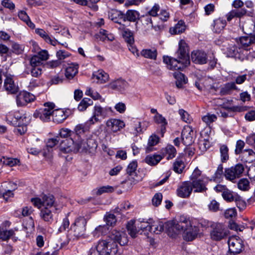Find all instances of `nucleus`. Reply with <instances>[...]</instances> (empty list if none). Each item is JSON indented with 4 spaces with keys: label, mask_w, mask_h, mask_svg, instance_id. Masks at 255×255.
Returning <instances> with one entry per match:
<instances>
[{
    "label": "nucleus",
    "mask_w": 255,
    "mask_h": 255,
    "mask_svg": "<svg viewBox=\"0 0 255 255\" xmlns=\"http://www.w3.org/2000/svg\"><path fill=\"white\" fill-rule=\"evenodd\" d=\"M110 239L102 240L90 249L88 255H120L117 243L125 246L128 243L126 233L114 230L109 235Z\"/></svg>",
    "instance_id": "nucleus-1"
},
{
    "label": "nucleus",
    "mask_w": 255,
    "mask_h": 255,
    "mask_svg": "<svg viewBox=\"0 0 255 255\" xmlns=\"http://www.w3.org/2000/svg\"><path fill=\"white\" fill-rule=\"evenodd\" d=\"M176 54L178 59L168 56H164L163 62L170 70H182L190 63L188 47L184 40H180L179 42V48Z\"/></svg>",
    "instance_id": "nucleus-2"
},
{
    "label": "nucleus",
    "mask_w": 255,
    "mask_h": 255,
    "mask_svg": "<svg viewBox=\"0 0 255 255\" xmlns=\"http://www.w3.org/2000/svg\"><path fill=\"white\" fill-rule=\"evenodd\" d=\"M87 220L84 217L77 218L68 231L67 237L70 240H78L85 237Z\"/></svg>",
    "instance_id": "nucleus-3"
},
{
    "label": "nucleus",
    "mask_w": 255,
    "mask_h": 255,
    "mask_svg": "<svg viewBox=\"0 0 255 255\" xmlns=\"http://www.w3.org/2000/svg\"><path fill=\"white\" fill-rule=\"evenodd\" d=\"M92 124L89 122V120L84 123L77 125L74 128V132L72 133L71 137L68 139L69 143H95V141H93L90 139L83 138L82 135L88 131L90 128V126Z\"/></svg>",
    "instance_id": "nucleus-4"
},
{
    "label": "nucleus",
    "mask_w": 255,
    "mask_h": 255,
    "mask_svg": "<svg viewBox=\"0 0 255 255\" xmlns=\"http://www.w3.org/2000/svg\"><path fill=\"white\" fill-rule=\"evenodd\" d=\"M190 225H191L190 221L182 216L180 217L177 222L174 221L166 222L165 227L168 235L172 238H175L176 235L183 231V229L190 227Z\"/></svg>",
    "instance_id": "nucleus-5"
},
{
    "label": "nucleus",
    "mask_w": 255,
    "mask_h": 255,
    "mask_svg": "<svg viewBox=\"0 0 255 255\" xmlns=\"http://www.w3.org/2000/svg\"><path fill=\"white\" fill-rule=\"evenodd\" d=\"M33 205L38 209L47 208L58 210V205L55 202L54 197L52 195H44L42 199L39 198L31 199Z\"/></svg>",
    "instance_id": "nucleus-6"
},
{
    "label": "nucleus",
    "mask_w": 255,
    "mask_h": 255,
    "mask_svg": "<svg viewBox=\"0 0 255 255\" xmlns=\"http://www.w3.org/2000/svg\"><path fill=\"white\" fill-rule=\"evenodd\" d=\"M112 112L113 110L111 107H102L99 104H96L93 111V116L89 120V122L92 124H94L100 121V118L105 119Z\"/></svg>",
    "instance_id": "nucleus-7"
},
{
    "label": "nucleus",
    "mask_w": 255,
    "mask_h": 255,
    "mask_svg": "<svg viewBox=\"0 0 255 255\" xmlns=\"http://www.w3.org/2000/svg\"><path fill=\"white\" fill-rule=\"evenodd\" d=\"M55 106L53 103L47 102L44 104L43 108L36 110L33 116L35 118H38L43 122H49L50 121L52 115V110Z\"/></svg>",
    "instance_id": "nucleus-8"
},
{
    "label": "nucleus",
    "mask_w": 255,
    "mask_h": 255,
    "mask_svg": "<svg viewBox=\"0 0 255 255\" xmlns=\"http://www.w3.org/2000/svg\"><path fill=\"white\" fill-rule=\"evenodd\" d=\"M212 226V230L210 231V237L212 240L218 241L228 236V230L223 224L216 223Z\"/></svg>",
    "instance_id": "nucleus-9"
},
{
    "label": "nucleus",
    "mask_w": 255,
    "mask_h": 255,
    "mask_svg": "<svg viewBox=\"0 0 255 255\" xmlns=\"http://www.w3.org/2000/svg\"><path fill=\"white\" fill-rule=\"evenodd\" d=\"M89 144H60L59 150L61 153H67L70 152H92Z\"/></svg>",
    "instance_id": "nucleus-10"
},
{
    "label": "nucleus",
    "mask_w": 255,
    "mask_h": 255,
    "mask_svg": "<svg viewBox=\"0 0 255 255\" xmlns=\"http://www.w3.org/2000/svg\"><path fill=\"white\" fill-rule=\"evenodd\" d=\"M245 170L244 165L238 163L234 166L225 170V176L227 179L233 181L235 179L240 178Z\"/></svg>",
    "instance_id": "nucleus-11"
},
{
    "label": "nucleus",
    "mask_w": 255,
    "mask_h": 255,
    "mask_svg": "<svg viewBox=\"0 0 255 255\" xmlns=\"http://www.w3.org/2000/svg\"><path fill=\"white\" fill-rule=\"evenodd\" d=\"M72 133H73V131L67 128L62 129L60 130L59 135L49 138L47 142L49 143H72V142L69 143V141L68 140L71 137Z\"/></svg>",
    "instance_id": "nucleus-12"
},
{
    "label": "nucleus",
    "mask_w": 255,
    "mask_h": 255,
    "mask_svg": "<svg viewBox=\"0 0 255 255\" xmlns=\"http://www.w3.org/2000/svg\"><path fill=\"white\" fill-rule=\"evenodd\" d=\"M228 245L230 252L233 255L240 253L244 247L243 241L238 237L230 238Z\"/></svg>",
    "instance_id": "nucleus-13"
},
{
    "label": "nucleus",
    "mask_w": 255,
    "mask_h": 255,
    "mask_svg": "<svg viewBox=\"0 0 255 255\" xmlns=\"http://www.w3.org/2000/svg\"><path fill=\"white\" fill-rule=\"evenodd\" d=\"M34 100V95L29 92L23 91L16 96V104L18 106H24Z\"/></svg>",
    "instance_id": "nucleus-14"
},
{
    "label": "nucleus",
    "mask_w": 255,
    "mask_h": 255,
    "mask_svg": "<svg viewBox=\"0 0 255 255\" xmlns=\"http://www.w3.org/2000/svg\"><path fill=\"white\" fill-rule=\"evenodd\" d=\"M192 190L191 181H185L178 186L177 189V195L181 198H188L190 196Z\"/></svg>",
    "instance_id": "nucleus-15"
},
{
    "label": "nucleus",
    "mask_w": 255,
    "mask_h": 255,
    "mask_svg": "<svg viewBox=\"0 0 255 255\" xmlns=\"http://www.w3.org/2000/svg\"><path fill=\"white\" fill-rule=\"evenodd\" d=\"M183 238L186 241H192L194 240L198 234V230L195 226L190 225V227H187L183 229Z\"/></svg>",
    "instance_id": "nucleus-16"
},
{
    "label": "nucleus",
    "mask_w": 255,
    "mask_h": 255,
    "mask_svg": "<svg viewBox=\"0 0 255 255\" xmlns=\"http://www.w3.org/2000/svg\"><path fill=\"white\" fill-rule=\"evenodd\" d=\"M56 212L54 209L41 208L39 215L41 219L50 224L54 221L53 213H55Z\"/></svg>",
    "instance_id": "nucleus-17"
},
{
    "label": "nucleus",
    "mask_w": 255,
    "mask_h": 255,
    "mask_svg": "<svg viewBox=\"0 0 255 255\" xmlns=\"http://www.w3.org/2000/svg\"><path fill=\"white\" fill-rule=\"evenodd\" d=\"M106 125L109 129L113 132H117L124 128L125 124L122 120L111 119L107 121Z\"/></svg>",
    "instance_id": "nucleus-18"
},
{
    "label": "nucleus",
    "mask_w": 255,
    "mask_h": 255,
    "mask_svg": "<svg viewBox=\"0 0 255 255\" xmlns=\"http://www.w3.org/2000/svg\"><path fill=\"white\" fill-rule=\"evenodd\" d=\"M191 59L195 63L204 64L207 62V54L201 50H194L191 53Z\"/></svg>",
    "instance_id": "nucleus-19"
},
{
    "label": "nucleus",
    "mask_w": 255,
    "mask_h": 255,
    "mask_svg": "<svg viewBox=\"0 0 255 255\" xmlns=\"http://www.w3.org/2000/svg\"><path fill=\"white\" fill-rule=\"evenodd\" d=\"M68 113L63 109H58L52 110V119L54 123H62L68 117Z\"/></svg>",
    "instance_id": "nucleus-20"
},
{
    "label": "nucleus",
    "mask_w": 255,
    "mask_h": 255,
    "mask_svg": "<svg viewBox=\"0 0 255 255\" xmlns=\"http://www.w3.org/2000/svg\"><path fill=\"white\" fill-rule=\"evenodd\" d=\"M148 126V124L145 121L141 122L137 120L134 121L132 123L131 130L133 134L137 135L138 134L142 133L145 130Z\"/></svg>",
    "instance_id": "nucleus-21"
},
{
    "label": "nucleus",
    "mask_w": 255,
    "mask_h": 255,
    "mask_svg": "<svg viewBox=\"0 0 255 255\" xmlns=\"http://www.w3.org/2000/svg\"><path fill=\"white\" fill-rule=\"evenodd\" d=\"M4 87L6 91L11 94H14L18 91V86L14 83L11 75H5Z\"/></svg>",
    "instance_id": "nucleus-22"
},
{
    "label": "nucleus",
    "mask_w": 255,
    "mask_h": 255,
    "mask_svg": "<svg viewBox=\"0 0 255 255\" xmlns=\"http://www.w3.org/2000/svg\"><path fill=\"white\" fill-rule=\"evenodd\" d=\"M153 120L156 124L160 125L159 133L163 137L168 125L166 119L161 114H157V115H154Z\"/></svg>",
    "instance_id": "nucleus-23"
},
{
    "label": "nucleus",
    "mask_w": 255,
    "mask_h": 255,
    "mask_svg": "<svg viewBox=\"0 0 255 255\" xmlns=\"http://www.w3.org/2000/svg\"><path fill=\"white\" fill-rule=\"evenodd\" d=\"M29 115L24 111H15L14 115L15 123L16 125L26 124L29 122Z\"/></svg>",
    "instance_id": "nucleus-24"
},
{
    "label": "nucleus",
    "mask_w": 255,
    "mask_h": 255,
    "mask_svg": "<svg viewBox=\"0 0 255 255\" xmlns=\"http://www.w3.org/2000/svg\"><path fill=\"white\" fill-rule=\"evenodd\" d=\"M36 33L42 37L45 42L50 44L53 46H56L57 44L60 43L55 38L49 36L43 29H36L35 30Z\"/></svg>",
    "instance_id": "nucleus-25"
},
{
    "label": "nucleus",
    "mask_w": 255,
    "mask_h": 255,
    "mask_svg": "<svg viewBox=\"0 0 255 255\" xmlns=\"http://www.w3.org/2000/svg\"><path fill=\"white\" fill-rule=\"evenodd\" d=\"M192 180V189H194L195 192H203L207 189L206 187V183L203 179H194Z\"/></svg>",
    "instance_id": "nucleus-26"
},
{
    "label": "nucleus",
    "mask_w": 255,
    "mask_h": 255,
    "mask_svg": "<svg viewBox=\"0 0 255 255\" xmlns=\"http://www.w3.org/2000/svg\"><path fill=\"white\" fill-rule=\"evenodd\" d=\"M109 78V75L102 70H99L93 74V79L98 83H105L108 81Z\"/></svg>",
    "instance_id": "nucleus-27"
},
{
    "label": "nucleus",
    "mask_w": 255,
    "mask_h": 255,
    "mask_svg": "<svg viewBox=\"0 0 255 255\" xmlns=\"http://www.w3.org/2000/svg\"><path fill=\"white\" fill-rule=\"evenodd\" d=\"M108 16L114 22L117 23H121V20L124 21V13L120 10L113 9L109 11Z\"/></svg>",
    "instance_id": "nucleus-28"
},
{
    "label": "nucleus",
    "mask_w": 255,
    "mask_h": 255,
    "mask_svg": "<svg viewBox=\"0 0 255 255\" xmlns=\"http://www.w3.org/2000/svg\"><path fill=\"white\" fill-rule=\"evenodd\" d=\"M161 156H167V159L169 160L174 158L176 154V150L175 148L171 144H168L164 148H163L161 151Z\"/></svg>",
    "instance_id": "nucleus-29"
},
{
    "label": "nucleus",
    "mask_w": 255,
    "mask_h": 255,
    "mask_svg": "<svg viewBox=\"0 0 255 255\" xmlns=\"http://www.w3.org/2000/svg\"><path fill=\"white\" fill-rule=\"evenodd\" d=\"M139 17L138 11L133 9H128L126 13H124V21L135 22L139 19Z\"/></svg>",
    "instance_id": "nucleus-30"
},
{
    "label": "nucleus",
    "mask_w": 255,
    "mask_h": 255,
    "mask_svg": "<svg viewBox=\"0 0 255 255\" xmlns=\"http://www.w3.org/2000/svg\"><path fill=\"white\" fill-rule=\"evenodd\" d=\"M226 25L225 19L221 18L214 20L212 24V30L215 33H220Z\"/></svg>",
    "instance_id": "nucleus-31"
},
{
    "label": "nucleus",
    "mask_w": 255,
    "mask_h": 255,
    "mask_svg": "<svg viewBox=\"0 0 255 255\" xmlns=\"http://www.w3.org/2000/svg\"><path fill=\"white\" fill-rule=\"evenodd\" d=\"M151 221V220H149V221H145L144 219L141 220H139L136 222V225L139 231L144 232V234H148L149 231L152 229Z\"/></svg>",
    "instance_id": "nucleus-32"
},
{
    "label": "nucleus",
    "mask_w": 255,
    "mask_h": 255,
    "mask_svg": "<svg viewBox=\"0 0 255 255\" xmlns=\"http://www.w3.org/2000/svg\"><path fill=\"white\" fill-rule=\"evenodd\" d=\"M247 13V10L245 8H235L232 10L227 14L228 21H231L234 17L240 18Z\"/></svg>",
    "instance_id": "nucleus-33"
},
{
    "label": "nucleus",
    "mask_w": 255,
    "mask_h": 255,
    "mask_svg": "<svg viewBox=\"0 0 255 255\" xmlns=\"http://www.w3.org/2000/svg\"><path fill=\"white\" fill-rule=\"evenodd\" d=\"M78 65L76 64H70L66 68L65 70V76L68 79H72L78 72Z\"/></svg>",
    "instance_id": "nucleus-34"
},
{
    "label": "nucleus",
    "mask_w": 255,
    "mask_h": 255,
    "mask_svg": "<svg viewBox=\"0 0 255 255\" xmlns=\"http://www.w3.org/2000/svg\"><path fill=\"white\" fill-rule=\"evenodd\" d=\"M191 132H192L190 127L184 128L182 131L181 137L183 143H192L194 141L193 140V137L191 135Z\"/></svg>",
    "instance_id": "nucleus-35"
},
{
    "label": "nucleus",
    "mask_w": 255,
    "mask_h": 255,
    "mask_svg": "<svg viewBox=\"0 0 255 255\" xmlns=\"http://www.w3.org/2000/svg\"><path fill=\"white\" fill-rule=\"evenodd\" d=\"M140 55L145 58L156 60L157 55V51L156 49L154 48L151 49H143L141 51Z\"/></svg>",
    "instance_id": "nucleus-36"
},
{
    "label": "nucleus",
    "mask_w": 255,
    "mask_h": 255,
    "mask_svg": "<svg viewBox=\"0 0 255 255\" xmlns=\"http://www.w3.org/2000/svg\"><path fill=\"white\" fill-rule=\"evenodd\" d=\"M239 42L243 47H247L255 43V34L242 36L240 38Z\"/></svg>",
    "instance_id": "nucleus-37"
},
{
    "label": "nucleus",
    "mask_w": 255,
    "mask_h": 255,
    "mask_svg": "<svg viewBox=\"0 0 255 255\" xmlns=\"http://www.w3.org/2000/svg\"><path fill=\"white\" fill-rule=\"evenodd\" d=\"M128 83L127 81L123 79H118L115 81L111 82L109 87L114 90H122L125 89L128 87Z\"/></svg>",
    "instance_id": "nucleus-38"
},
{
    "label": "nucleus",
    "mask_w": 255,
    "mask_h": 255,
    "mask_svg": "<svg viewBox=\"0 0 255 255\" xmlns=\"http://www.w3.org/2000/svg\"><path fill=\"white\" fill-rule=\"evenodd\" d=\"M242 160L250 163L255 159V152L250 149H245L241 156Z\"/></svg>",
    "instance_id": "nucleus-39"
},
{
    "label": "nucleus",
    "mask_w": 255,
    "mask_h": 255,
    "mask_svg": "<svg viewBox=\"0 0 255 255\" xmlns=\"http://www.w3.org/2000/svg\"><path fill=\"white\" fill-rule=\"evenodd\" d=\"M163 158V156L159 154L148 155L145 158V162L149 165H156Z\"/></svg>",
    "instance_id": "nucleus-40"
},
{
    "label": "nucleus",
    "mask_w": 255,
    "mask_h": 255,
    "mask_svg": "<svg viewBox=\"0 0 255 255\" xmlns=\"http://www.w3.org/2000/svg\"><path fill=\"white\" fill-rule=\"evenodd\" d=\"M127 228L128 234L132 238H135L136 234L139 232V229L137 228L136 223L132 220L128 222Z\"/></svg>",
    "instance_id": "nucleus-41"
},
{
    "label": "nucleus",
    "mask_w": 255,
    "mask_h": 255,
    "mask_svg": "<svg viewBox=\"0 0 255 255\" xmlns=\"http://www.w3.org/2000/svg\"><path fill=\"white\" fill-rule=\"evenodd\" d=\"M237 89V87L234 82L227 83L225 84L220 90L222 95L230 94L233 90Z\"/></svg>",
    "instance_id": "nucleus-42"
},
{
    "label": "nucleus",
    "mask_w": 255,
    "mask_h": 255,
    "mask_svg": "<svg viewBox=\"0 0 255 255\" xmlns=\"http://www.w3.org/2000/svg\"><path fill=\"white\" fill-rule=\"evenodd\" d=\"M165 224L166 223L163 224V223L161 222L154 223L153 224L151 223V226H152V229H151V230L149 231V232L158 234L162 232L164 229L167 232V230L165 227Z\"/></svg>",
    "instance_id": "nucleus-43"
},
{
    "label": "nucleus",
    "mask_w": 255,
    "mask_h": 255,
    "mask_svg": "<svg viewBox=\"0 0 255 255\" xmlns=\"http://www.w3.org/2000/svg\"><path fill=\"white\" fill-rule=\"evenodd\" d=\"M174 76L176 80V85L179 88H181L183 85L186 84L188 81L187 78H185V75L180 72L175 73Z\"/></svg>",
    "instance_id": "nucleus-44"
},
{
    "label": "nucleus",
    "mask_w": 255,
    "mask_h": 255,
    "mask_svg": "<svg viewBox=\"0 0 255 255\" xmlns=\"http://www.w3.org/2000/svg\"><path fill=\"white\" fill-rule=\"evenodd\" d=\"M18 17L24 21L30 28L35 27L34 24L30 20L29 17L25 11L21 10L18 13Z\"/></svg>",
    "instance_id": "nucleus-45"
},
{
    "label": "nucleus",
    "mask_w": 255,
    "mask_h": 255,
    "mask_svg": "<svg viewBox=\"0 0 255 255\" xmlns=\"http://www.w3.org/2000/svg\"><path fill=\"white\" fill-rule=\"evenodd\" d=\"M185 27L184 22L182 20H180L175 25L172 30L170 29V32L174 34H180L185 31Z\"/></svg>",
    "instance_id": "nucleus-46"
},
{
    "label": "nucleus",
    "mask_w": 255,
    "mask_h": 255,
    "mask_svg": "<svg viewBox=\"0 0 255 255\" xmlns=\"http://www.w3.org/2000/svg\"><path fill=\"white\" fill-rule=\"evenodd\" d=\"M93 104V102L91 99L84 98L79 103L78 109L80 111H84L86 110L89 106L92 105Z\"/></svg>",
    "instance_id": "nucleus-47"
},
{
    "label": "nucleus",
    "mask_w": 255,
    "mask_h": 255,
    "mask_svg": "<svg viewBox=\"0 0 255 255\" xmlns=\"http://www.w3.org/2000/svg\"><path fill=\"white\" fill-rule=\"evenodd\" d=\"M185 168V164L183 160L180 158H177L173 164V170L177 173L182 172Z\"/></svg>",
    "instance_id": "nucleus-48"
},
{
    "label": "nucleus",
    "mask_w": 255,
    "mask_h": 255,
    "mask_svg": "<svg viewBox=\"0 0 255 255\" xmlns=\"http://www.w3.org/2000/svg\"><path fill=\"white\" fill-rule=\"evenodd\" d=\"M221 159L222 162H226L229 158V148L225 144H223L220 148Z\"/></svg>",
    "instance_id": "nucleus-49"
},
{
    "label": "nucleus",
    "mask_w": 255,
    "mask_h": 255,
    "mask_svg": "<svg viewBox=\"0 0 255 255\" xmlns=\"http://www.w3.org/2000/svg\"><path fill=\"white\" fill-rule=\"evenodd\" d=\"M244 32L247 35H253L252 33L255 30V23L253 21L245 23L243 27Z\"/></svg>",
    "instance_id": "nucleus-50"
},
{
    "label": "nucleus",
    "mask_w": 255,
    "mask_h": 255,
    "mask_svg": "<svg viewBox=\"0 0 255 255\" xmlns=\"http://www.w3.org/2000/svg\"><path fill=\"white\" fill-rule=\"evenodd\" d=\"M14 235V231L12 230H0V239L2 241H7Z\"/></svg>",
    "instance_id": "nucleus-51"
},
{
    "label": "nucleus",
    "mask_w": 255,
    "mask_h": 255,
    "mask_svg": "<svg viewBox=\"0 0 255 255\" xmlns=\"http://www.w3.org/2000/svg\"><path fill=\"white\" fill-rule=\"evenodd\" d=\"M108 230L107 225H99L95 229L92 234L94 237H99L100 235L106 234Z\"/></svg>",
    "instance_id": "nucleus-52"
},
{
    "label": "nucleus",
    "mask_w": 255,
    "mask_h": 255,
    "mask_svg": "<svg viewBox=\"0 0 255 255\" xmlns=\"http://www.w3.org/2000/svg\"><path fill=\"white\" fill-rule=\"evenodd\" d=\"M222 195L224 199L228 202H232L234 200L237 201L238 196H234L233 192L228 189L224 191Z\"/></svg>",
    "instance_id": "nucleus-53"
},
{
    "label": "nucleus",
    "mask_w": 255,
    "mask_h": 255,
    "mask_svg": "<svg viewBox=\"0 0 255 255\" xmlns=\"http://www.w3.org/2000/svg\"><path fill=\"white\" fill-rule=\"evenodd\" d=\"M238 187L242 191H247L250 189V182L246 178H243L239 180Z\"/></svg>",
    "instance_id": "nucleus-54"
},
{
    "label": "nucleus",
    "mask_w": 255,
    "mask_h": 255,
    "mask_svg": "<svg viewBox=\"0 0 255 255\" xmlns=\"http://www.w3.org/2000/svg\"><path fill=\"white\" fill-rule=\"evenodd\" d=\"M114 191V188L110 185L104 186L96 189V195H100L104 193H111Z\"/></svg>",
    "instance_id": "nucleus-55"
},
{
    "label": "nucleus",
    "mask_w": 255,
    "mask_h": 255,
    "mask_svg": "<svg viewBox=\"0 0 255 255\" xmlns=\"http://www.w3.org/2000/svg\"><path fill=\"white\" fill-rule=\"evenodd\" d=\"M107 226H113L117 222L116 216L111 213H107L104 218Z\"/></svg>",
    "instance_id": "nucleus-56"
},
{
    "label": "nucleus",
    "mask_w": 255,
    "mask_h": 255,
    "mask_svg": "<svg viewBox=\"0 0 255 255\" xmlns=\"http://www.w3.org/2000/svg\"><path fill=\"white\" fill-rule=\"evenodd\" d=\"M137 167V162L136 161H132L131 162L127 168V173L131 176L133 175L135 173L136 168Z\"/></svg>",
    "instance_id": "nucleus-57"
},
{
    "label": "nucleus",
    "mask_w": 255,
    "mask_h": 255,
    "mask_svg": "<svg viewBox=\"0 0 255 255\" xmlns=\"http://www.w3.org/2000/svg\"><path fill=\"white\" fill-rule=\"evenodd\" d=\"M3 163L4 164L12 167L17 165L19 163V160L17 158H13L10 157H3Z\"/></svg>",
    "instance_id": "nucleus-58"
},
{
    "label": "nucleus",
    "mask_w": 255,
    "mask_h": 255,
    "mask_svg": "<svg viewBox=\"0 0 255 255\" xmlns=\"http://www.w3.org/2000/svg\"><path fill=\"white\" fill-rule=\"evenodd\" d=\"M1 189L3 190L13 192V191L17 189V185L15 183L9 182L3 183V184L1 185Z\"/></svg>",
    "instance_id": "nucleus-59"
},
{
    "label": "nucleus",
    "mask_w": 255,
    "mask_h": 255,
    "mask_svg": "<svg viewBox=\"0 0 255 255\" xmlns=\"http://www.w3.org/2000/svg\"><path fill=\"white\" fill-rule=\"evenodd\" d=\"M85 94L90 96L94 100H99L101 98V95L96 91L92 90L90 88H88L85 92Z\"/></svg>",
    "instance_id": "nucleus-60"
},
{
    "label": "nucleus",
    "mask_w": 255,
    "mask_h": 255,
    "mask_svg": "<svg viewBox=\"0 0 255 255\" xmlns=\"http://www.w3.org/2000/svg\"><path fill=\"white\" fill-rule=\"evenodd\" d=\"M99 34L102 36L101 39L104 41L106 39L109 41H113L114 39V37L113 34H109L108 31L105 29H101Z\"/></svg>",
    "instance_id": "nucleus-61"
},
{
    "label": "nucleus",
    "mask_w": 255,
    "mask_h": 255,
    "mask_svg": "<svg viewBox=\"0 0 255 255\" xmlns=\"http://www.w3.org/2000/svg\"><path fill=\"white\" fill-rule=\"evenodd\" d=\"M239 50L240 49L238 48L235 45H232L227 47V52L229 56L234 57L236 56L239 53Z\"/></svg>",
    "instance_id": "nucleus-62"
},
{
    "label": "nucleus",
    "mask_w": 255,
    "mask_h": 255,
    "mask_svg": "<svg viewBox=\"0 0 255 255\" xmlns=\"http://www.w3.org/2000/svg\"><path fill=\"white\" fill-rule=\"evenodd\" d=\"M179 114L181 119L187 123H189L191 121V118L188 113L183 109L179 110Z\"/></svg>",
    "instance_id": "nucleus-63"
},
{
    "label": "nucleus",
    "mask_w": 255,
    "mask_h": 255,
    "mask_svg": "<svg viewBox=\"0 0 255 255\" xmlns=\"http://www.w3.org/2000/svg\"><path fill=\"white\" fill-rule=\"evenodd\" d=\"M217 120V117L213 114H208L202 118L203 121L206 123L207 125H209L210 124L215 121Z\"/></svg>",
    "instance_id": "nucleus-64"
}]
</instances>
